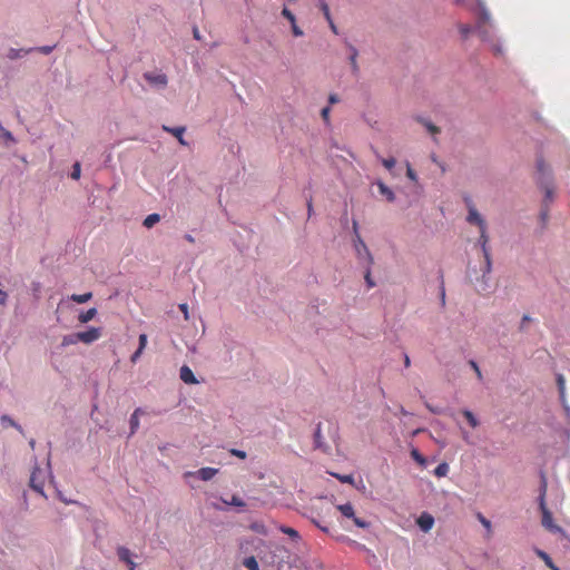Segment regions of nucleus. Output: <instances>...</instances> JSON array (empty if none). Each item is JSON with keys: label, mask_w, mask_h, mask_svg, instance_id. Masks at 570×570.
Instances as JSON below:
<instances>
[{"label": "nucleus", "mask_w": 570, "mask_h": 570, "mask_svg": "<svg viewBox=\"0 0 570 570\" xmlns=\"http://www.w3.org/2000/svg\"><path fill=\"white\" fill-rule=\"evenodd\" d=\"M456 4L466 6L469 8L479 9V21L476 24V31L480 33L482 39H485V31L482 30L483 26L490 21V13L488 12L483 0H455Z\"/></svg>", "instance_id": "obj_1"}, {"label": "nucleus", "mask_w": 570, "mask_h": 570, "mask_svg": "<svg viewBox=\"0 0 570 570\" xmlns=\"http://www.w3.org/2000/svg\"><path fill=\"white\" fill-rule=\"evenodd\" d=\"M546 490H547V485H546V482L543 483L542 485V489H541V494H540V498H539V505H540V510H541V513H542V525L552 531V532H557V531H560V527L556 525L553 523V518H552V513L549 511V509L547 508V504H546Z\"/></svg>", "instance_id": "obj_2"}, {"label": "nucleus", "mask_w": 570, "mask_h": 570, "mask_svg": "<svg viewBox=\"0 0 570 570\" xmlns=\"http://www.w3.org/2000/svg\"><path fill=\"white\" fill-rule=\"evenodd\" d=\"M353 232L355 234L354 246H355L357 256L362 257L363 255H365L367 258L368 265H373V263H374L373 256L371 255L366 244L364 243V240L362 239V237L358 234V224L356 220H353Z\"/></svg>", "instance_id": "obj_3"}, {"label": "nucleus", "mask_w": 570, "mask_h": 570, "mask_svg": "<svg viewBox=\"0 0 570 570\" xmlns=\"http://www.w3.org/2000/svg\"><path fill=\"white\" fill-rule=\"evenodd\" d=\"M337 510L344 517L352 519L356 527L362 528V529L368 528V525H370L368 522L355 517L354 508L351 503L340 504V505H337Z\"/></svg>", "instance_id": "obj_4"}, {"label": "nucleus", "mask_w": 570, "mask_h": 570, "mask_svg": "<svg viewBox=\"0 0 570 570\" xmlns=\"http://www.w3.org/2000/svg\"><path fill=\"white\" fill-rule=\"evenodd\" d=\"M43 485L45 473L41 469L35 468L30 476V487L42 497H46L43 492Z\"/></svg>", "instance_id": "obj_5"}, {"label": "nucleus", "mask_w": 570, "mask_h": 570, "mask_svg": "<svg viewBox=\"0 0 570 570\" xmlns=\"http://www.w3.org/2000/svg\"><path fill=\"white\" fill-rule=\"evenodd\" d=\"M101 336V330L99 327H90L88 331L77 333L79 342L85 344H91L99 340Z\"/></svg>", "instance_id": "obj_6"}, {"label": "nucleus", "mask_w": 570, "mask_h": 570, "mask_svg": "<svg viewBox=\"0 0 570 570\" xmlns=\"http://www.w3.org/2000/svg\"><path fill=\"white\" fill-rule=\"evenodd\" d=\"M469 214L466 217L468 223L474 224L479 227V229H483V227L487 226L485 220L482 218V216L479 214L476 208L472 203L468 204Z\"/></svg>", "instance_id": "obj_7"}, {"label": "nucleus", "mask_w": 570, "mask_h": 570, "mask_svg": "<svg viewBox=\"0 0 570 570\" xmlns=\"http://www.w3.org/2000/svg\"><path fill=\"white\" fill-rule=\"evenodd\" d=\"M557 385H558V390H559L560 401H561L564 410L569 414L570 407L568 406L567 401H566V380L562 374L557 375Z\"/></svg>", "instance_id": "obj_8"}, {"label": "nucleus", "mask_w": 570, "mask_h": 570, "mask_svg": "<svg viewBox=\"0 0 570 570\" xmlns=\"http://www.w3.org/2000/svg\"><path fill=\"white\" fill-rule=\"evenodd\" d=\"M180 380L186 384H197L198 381L195 377L193 371L189 366L183 365L179 371Z\"/></svg>", "instance_id": "obj_9"}, {"label": "nucleus", "mask_w": 570, "mask_h": 570, "mask_svg": "<svg viewBox=\"0 0 570 570\" xmlns=\"http://www.w3.org/2000/svg\"><path fill=\"white\" fill-rule=\"evenodd\" d=\"M163 129L167 132H170L171 135H174L180 145L183 146H187V141L184 139V132L186 130L185 127H168V126H163Z\"/></svg>", "instance_id": "obj_10"}, {"label": "nucleus", "mask_w": 570, "mask_h": 570, "mask_svg": "<svg viewBox=\"0 0 570 570\" xmlns=\"http://www.w3.org/2000/svg\"><path fill=\"white\" fill-rule=\"evenodd\" d=\"M144 77L150 83H155V85H159V86L167 85V77L164 73H157V75L145 73Z\"/></svg>", "instance_id": "obj_11"}, {"label": "nucleus", "mask_w": 570, "mask_h": 570, "mask_svg": "<svg viewBox=\"0 0 570 570\" xmlns=\"http://www.w3.org/2000/svg\"><path fill=\"white\" fill-rule=\"evenodd\" d=\"M534 552L546 563L548 568H550L551 570H560V568L554 564L551 557L547 552L538 548L534 549Z\"/></svg>", "instance_id": "obj_12"}, {"label": "nucleus", "mask_w": 570, "mask_h": 570, "mask_svg": "<svg viewBox=\"0 0 570 570\" xmlns=\"http://www.w3.org/2000/svg\"><path fill=\"white\" fill-rule=\"evenodd\" d=\"M218 470L214 468H202L197 471L198 476L204 481L212 480L216 474Z\"/></svg>", "instance_id": "obj_13"}, {"label": "nucleus", "mask_w": 570, "mask_h": 570, "mask_svg": "<svg viewBox=\"0 0 570 570\" xmlns=\"http://www.w3.org/2000/svg\"><path fill=\"white\" fill-rule=\"evenodd\" d=\"M433 523L434 520L429 514H422L417 520V524L423 531H429L432 528Z\"/></svg>", "instance_id": "obj_14"}, {"label": "nucleus", "mask_w": 570, "mask_h": 570, "mask_svg": "<svg viewBox=\"0 0 570 570\" xmlns=\"http://www.w3.org/2000/svg\"><path fill=\"white\" fill-rule=\"evenodd\" d=\"M117 554H118L119 560L124 561L127 564H130L131 562H134L132 558H131V552L126 547H119L117 549Z\"/></svg>", "instance_id": "obj_15"}, {"label": "nucleus", "mask_w": 570, "mask_h": 570, "mask_svg": "<svg viewBox=\"0 0 570 570\" xmlns=\"http://www.w3.org/2000/svg\"><path fill=\"white\" fill-rule=\"evenodd\" d=\"M379 190L381 195H383L389 202H393L395 199V195L391 188H389L384 183H377Z\"/></svg>", "instance_id": "obj_16"}, {"label": "nucleus", "mask_w": 570, "mask_h": 570, "mask_svg": "<svg viewBox=\"0 0 570 570\" xmlns=\"http://www.w3.org/2000/svg\"><path fill=\"white\" fill-rule=\"evenodd\" d=\"M142 413L140 407H137L130 416V430L131 434H134L139 428V414Z\"/></svg>", "instance_id": "obj_17"}, {"label": "nucleus", "mask_w": 570, "mask_h": 570, "mask_svg": "<svg viewBox=\"0 0 570 570\" xmlns=\"http://www.w3.org/2000/svg\"><path fill=\"white\" fill-rule=\"evenodd\" d=\"M96 314H97V309L95 307L89 308L88 311L79 314L78 321L82 324L88 323L96 316Z\"/></svg>", "instance_id": "obj_18"}, {"label": "nucleus", "mask_w": 570, "mask_h": 570, "mask_svg": "<svg viewBox=\"0 0 570 570\" xmlns=\"http://www.w3.org/2000/svg\"><path fill=\"white\" fill-rule=\"evenodd\" d=\"M479 243L481 245L482 253L490 252L489 246H488L489 236H488V233H487V226L483 227V229H480Z\"/></svg>", "instance_id": "obj_19"}, {"label": "nucleus", "mask_w": 570, "mask_h": 570, "mask_svg": "<svg viewBox=\"0 0 570 570\" xmlns=\"http://www.w3.org/2000/svg\"><path fill=\"white\" fill-rule=\"evenodd\" d=\"M91 297H92V293L88 292V293H83V294H72L70 296V299L78 304H83V303H87L88 301H90Z\"/></svg>", "instance_id": "obj_20"}, {"label": "nucleus", "mask_w": 570, "mask_h": 570, "mask_svg": "<svg viewBox=\"0 0 570 570\" xmlns=\"http://www.w3.org/2000/svg\"><path fill=\"white\" fill-rule=\"evenodd\" d=\"M160 220V216L158 214H150L144 219V226L146 228H151Z\"/></svg>", "instance_id": "obj_21"}, {"label": "nucleus", "mask_w": 570, "mask_h": 570, "mask_svg": "<svg viewBox=\"0 0 570 570\" xmlns=\"http://www.w3.org/2000/svg\"><path fill=\"white\" fill-rule=\"evenodd\" d=\"M350 49H351L350 62H351L353 72L356 73L358 71V65L356 61L358 52H357L356 48L353 46H350Z\"/></svg>", "instance_id": "obj_22"}, {"label": "nucleus", "mask_w": 570, "mask_h": 570, "mask_svg": "<svg viewBox=\"0 0 570 570\" xmlns=\"http://www.w3.org/2000/svg\"><path fill=\"white\" fill-rule=\"evenodd\" d=\"M463 416L466 419L469 424L474 429L479 425L478 419L474 416V414L469 410L462 411Z\"/></svg>", "instance_id": "obj_23"}, {"label": "nucleus", "mask_w": 570, "mask_h": 570, "mask_svg": "<svg viewBox=\"0 0 570 570\" xmlns=\"http://www.w3.org/2000/svg\"><path fill=\"white\" fill-rule=\"evenodd\" d=\"M79 342V338L77 337V333L65 335L61 341L62 346H69L75 345Z\"/></svg>", "instance_id": "obj_24"}, {"label": "nucleus", "mask_w": 570, "mask_h": 570, "mask_svg": "<svg viewBox=\"0 0 570 570\" xmlns=\"http://www.w3.org/2000/svg\"><path fill=\"white\" fill-rule=\"evenodd\" d=\"M448 473H449V464H448V463H445V462L440 463V464L435 468V470H434V474H435L438 478L445 476Z\"/></svg>", "instance_id": "obj_25"}, {"label": "nucleus", "mask_w": 570, "mask_h": 570, "mask_svg": "<svg viewBox=\"0 0 570 570\" xmlns=\"http://www.w3.org/2000/svg\"><path fill=\"white\" fill-rule=\"evenodd\" d=\"M244 566L248 569V570H258L259 567H258V562L257 560L255 559V557H248L244 560Z\"/></svg>", "instance_id": "obj_26"}, {"label": "nucleus", "mask_w": 570, "mask_h": 570, "mask_svg": "<svg viewBox=\"0 0 570 570\" xmlns=\"http://www.w3.org/2000/svg\"><path fill=\"white\" fill-rule=\"evenodd\" d=\"M31 51V49L24 50V49H10L8 57L10 59H17L20 58L22 55H27Z\"/></svg>", "instance_id": "obj_27"}, {"label": "nucleus", "mask_w": 570, "mask_h": 570, "mask_svg": "<svg viewBox=\"0 0 570 570\" xmlns=\"http://www.w3.org/2000/svg\"><path fill=\"white\" fill-rule=\"evenodd\" d=\"M411 456L420 464V465H425L426 463V460L425 458L416 450V449H413L411 451Z\"/></svg>", "instance_id": "obj_28"}, {"label": "nucleus", "mask_w": 570, "mask_h": 570, "mask_svg": "<svg viewBox=\"0 0 570 570\" xmlns=\"http://www.w3.org/2000/svg\"><path fill=\"white\" fill-rule=\"evenodd\" d=\"M281 531H282L283 533H285V534L289 535V537H291L292 539H294V540L299 539V534H298V532H297L295 529H293V528H289V527H282V528H281Z\"/></svg>", "instance_id": "obj_29"}, {"label": "nucleus", "mask_w": 570, "mask_h": 570, "mask_svg": "<svg viewBox=\"0 0 570 570\" xmlns=\"http://www.w3.org/2000/svg\"><path fill=\"white\" fill-rule=\"evenodd\" d=\"M364 278H365V282H366L368 288H373L375 286V282L372 278L371 265H368V264H367V268L365 271Z\"/></svg>", "instance_id": "obj_30"}, {"label": "nucleus", "mask_w": 570, "mask_h": 570, "mask_svg": "<svg viewBox=\"0 0 570 570\" xmlns=\"http://www.w3.org/2000/svg\"><path fill=\"white\" fill-rule=\"evenodd\" d=\"M478 519L481 522V524L488 530V534L490 535L492 533L491 522L481 513L478 514Z\"/></svg>", "instance_id": "obj_31"}, {"label": "nucleus", "mask_w": 570, "mask_h": 570, "mask_svg": "<svg viewBox=\"0 0 570 570\" xmlns=\"http://www.w3.org/2000/svg\"><path fill=\"white\" fill-rule=\"evenodd\" d=\"M472 30H473L472 27L469 24H460L459 26V31L463 39H466L470 36V33L472 32Z\"/></svg>", "instance_id": "obj_32"}, {"label": "nucleus", "mask_w": 570, "mask_h": 570, "mask_svg": "<svg viewBox=\"0 0 570 570\" xmlns=\"http://www.w3.org/2000/svg\"><path fill=\"white\" fill-rule=\"evenodd\" d=\"M320 8L325 17L326 20H331V12L328 4L325 2V0H320Z\"/></svg>", "instance_id": "obj_33"}, {"label": "nucleus", "mask_w": 570, "mask_h": 570, "mask_svg": "<svg viewBox=\"0 0 570 570\" xmlns=\"http://www.w3.org/2000/svg\"><path fill=\"white\" fill-rule=\"evenodd\" d=\"M336 479H338L342 483H348V484H353L354 483V478L352 474H345V475H341V474H333Z\"/></svg>", "instance_id": "obj_34"}, {"label": "nucleus", "mask_w": 570, "mask_h": 570, "mask_svg": "<svg viewBox=\"0 0 570 570\" xmlns=\"http://www.w3.org/2000/svg\"><path fill=\"white\" fill-rule=\"evenodd\" d=\"M484 261H485V267H484V274H489L492 268V262H491V255L490 252L483 253Z\"/></svg>", "instance_id": "obj_35"}, {"label": "nucleus", "mask_w": 570, "mask_h": 570, "mask_svg": "<svg viewBox=\"0 0 570 570\" xmlns=\"http://www.w3.org/2000/svg\"><path fill=\"white\" fill-rule=\"evenodd\" d=\"M1 421L3 424H7V425H10V426H13L16 428L17 430L21 431V426L19 424H17L11 417H9L8 415H3L1 417Z\"/></svg>", "instance_id": "obj_36"}, {"label": "nucleus", "mask_w": 570, "mask_h": 570, "mask_svg": "<svg viewBox=\"0 0 570 570\" xmlns=\"http://www.w3.org/2000/svg\"><path fill=\"white\" fill-rule=\"evenodd\" d=\"M80 174H81V167H80V164L79 163H76L73 166H72V171H71V178L72 179H79L80 178Z\"/></svg>", "instance_id": "obj_37"}, {"label": "nucleus", "mask_w": 570, "mask_h": 570, "mask_svg": "<svg viewBox=\"0 0 570 570\" xmlns=\"http://www.w3.org/2000/svg\"><path fill=\"white\" fill-rule=\"evenodd\" d=\"M382 164L387 170H392L396 164V160H395V158L391 157V158L382 159Z\"/></svg>", "instance_id": "obj_38"}, {"label": "nucleus", "mask_w": 570, "mask_h": 570, "mask_svg": "<svg viewBox=\"0 0 570 570\" xmlns=\"http://www.w3.org/2000/svg\"><path fill=\"white\" fill-rule=\"evenodd\" d=\"M228 503L232 505H235V507H244L245 505L244 501L237 495H233L230 502H228Z\"/></svg>", "instance_id": "obj_39"}, {"label": "nucleus", "mask_w": 570, "mask_h": 570, "mask_svg": "<svg viewBox=\"0 0 570 570\" xmlns=\"http://www.w3.org/2000/svg\"><path fill=\"white\" fill-rule=\"evenodd\" d=\"M470 365L474 370L478 379L481 381L483 379V376H482V373H481V370H480L478 363L474 361H470Z\"/></svg>", "instance_id": "obj_40"}, {"label": "nucleus", "mask_w": 570, "mask_h": 570, "mask_svg": "<svg viewBox=\"0 0 570 570\" xmlns=\"http://www.w3.org/2000/svg\"><path fill=\"white\" fill-rule=\"evenodd\" d=\"M321 439H322L321 425H318L314 433L315 445L317 448L321 446Z\"/></svg>", "instance_id": "obj_41"}, {"label": "nucleus", "mask_w": 570, "mask_h": 570, "mask_svg": "<svg viewBox=\"0 0 570 570\" xmlns=\"http://www.w3.org/2000/svg\"><path fill=\"white\" fill-rule=\"evenodd\" d=\"M146 345H147V335L146 334H140L139 335V346H138V348L140 351H144Z\"/></svg>", "instance_id": "obj_42"}, {"label": "nucleus", "mask_w": 570, "mask_h": 570, "mask_svg": "<svg viewBox=\"0 0 570 570\" xmlns=\"http://www.w3.org/2000/svg\"><path fill=\"white\" fill-rule=\"evenodd\" d=\"M425 127L426 129L432 134V135H436L440 132V129L439 127H436L435 125L431 124V122H425Z\"/></svg>", "instance_id": "obj_43"}, {"label": "nucleus", "mask_w": 570, "mask_h": 570, "mask_svg": "<svg viewBox=\"0 0 570 570\" xmlns=\"http://www.w3.org/2000/svg\"><path fill=\"white\" fill-rule=\"evenodd\" d=\"M330 111H331L330 107H325V108H323V109H322V111H321V116H322L323 120H324L326 124H328V121H330Z\"/></svg>", "instance_id": "obj_44"}, {"label": "nucleus", "mask_w": 570, "mask_h": 570, "mask_svg": "<svg viewBox=\"0 0 570 570\" xmlns=\"http://www.w3.org/2000/svg\"><path fill=\"white\" fill-rule=\"evenodd\" d=\"M406 176L413 181H416V179H417V176H416L415 171L412 169V167L410 166V164H407Z\"/></svg>", "instance_id": "obj_45"}, {"label": "nucleus", "mask_w": 570, "mask_h": 570, "mask_svg": "<svg viewBox=\"0 0 570 570\" xmlns=\"http://www.w3.org/2000/svg\"><path fill=\"white\" fill-rule=\"evenodd\" d=\"M537 169L539 173L544 174L547 171V166L542 159H538Z\"/></svg>", "instance_id": "obj_46"}, {"label": "nucleus", "mask_w": 570, "mask_h": 570, "mask_svg": "<svg viewBox=\"0 0 570 570\" xmlns=\"http://www.w3.org/2000/svg\"><path fill=\"white\" fill-rule=\"evenodd\" d=\"M292 32L295 37H302L304 35L303 30L297 26V23L292 26Z\"/></svg>", "instance_id": "obj_47"}, {"label": "nucleus", "mask_w": 570, "mask_h": 570, "mask_svg": "<svg viewBox=\"0 0 570 570\" xmlns=\"http://www.w3.org/2000/svg\"><path fill=\"white\" fill-rule=\"evenodd\" d=\"M55 46H43L37 48V50L41 53L49 55L53 50Z\"/></svg>", "instance_id": "obj_48"}, {"label": "nucleus", "mask_w": 570, "mask_h": 570, "mask_svg": "<svg viewBox=\"0 0 570 570\" xmlns=\"http://www.w3.org/2000/svg\"><path fill=\"white\" fill-rule=\"evenodd\" d=\"M179 309L183 312L184 318L186 321H188L189 320L188 305L186 303H183V304L179 305Z\"/></svg>", "instance_id": "obj_49"}, {"label": "nucleus", "mask_w": 570, "mask_h": 570, "mask_svg": "<svg viewBox=\"0 0 570 570\" xmlns=\"http://www.w3.org/2000/svg\"><path fill=\"white\" fill-rule=\"evenodd\" d=\"M230 453L239 459L246 458V452L242 451V450L233 449V450H230Z\"/></svg>", "instance_id": "obj_50"}, {"label": "nucleus", "mask_w": 570, "mask_h": 570, "mask_svg": "<svg viewBox=\"0 0 570 570\" xmlns=\"http://www.w3.org/2000/svg\"><path fill=\"white\" fill-rule=\"evenodd\" d=\"M282 16H283L285 19H287V20H288V19H291L294 14H293V12H292L289 9H287V8L285 7V8H283V10H282Z\"/></svg>", "instance_id": "obj_51"}, {"label": "nucleus", "mask_w": 570, "mask_h": 570, "mask_svg": "<svg viewBox=\"0 0 570 570\" xmlns=\"http://www.w3.org/2000/svg\"><path fill=\"white\" fill-rule=\"evenodd\" d=\"M142 352L144 351H140L139 348H137V351L131 355V358H130L131 362L135 363L139 358V356L141 355Z\"/></svg>", "instance_id": "obj_52"}, {"label": "nucleus", "mask_w": 570, "mask_h": 570, "mask_svg": "<svg viewBox=\"0 0 570 570\" xmlns=\"http://www.w3.org/2000/svg\"><path fill=\"white\" fill-rule=\"evenodd\" d=\"M8 295L6 292L0 289V305H4L7 302Z\"/></svg>", "instance_id": "obj_53"}, {"label": "nucleus", "mask_w": 570, "mask_h": 570, "mask_svg": "<svg viewBox=\"0 0 570 570\" xmlns=\"http://www.w3.org/2000/svg\"><path fill=\"white\" fill-rule=\"evenodd\" d=\"M326 21L328 22L331 30H332L335 35H337V33H338V31H337V27H336V24L334 23L333 19L331 18V20H326Z\"/></svg>", "instance_id": "obj_54"}, {"label": "nucleus", "mask_w": 570, "mask_h": 570, "mask_svg": "<svg viewBox=\"0 0 570 570\" xmlns=\"http://www.w3.org/2000/svg\"><path fill=\"white\" fill-rule=\"evenodd\" d=\"M328 102H330L331 105L338 102V97H337V95H335V94L330 95V97H328Z\"/></svg>", "instance_id": "obj_55"}, {"label": "nucleus", "mask_w": 570, "mask_h": 570, "mask_svg": "<svg viewBox=\"0 0 570 570\" xmlns=\"http://www.w3.org/2000/svg\"><path fill=\"white\" fill-rule=\"evenodd\" d=\"M552 188L550 187H546V198L549 199V200H552Z\"/></svg>", "instance_id": "obj_56"}, {"label": "nucleus", "mask_w": 570, "mask_h": 570, "mask_svg": "<svg viewBox=\"0 0 570 570\" xmlns=\"http://www.w3.org/2000/svg\"><path fill=\"white\" fill-rule=\"evenodd\" d=\"M193 36L196 40H200V33L197 27L194 28Z\"/></svg>", "instance_id": "obj_57"}, {"label": "nucleus", "mask_w": 570, "mask_h": 570, "mask_svg": "<svg viewBox=\"0 0 570 570\" xmlns=\"http://www.w3.org/2000/svg\"><path fill=\"white\" fill-rule=\"evenodd\" d=\"M441 302H442V305L445 304V289H444L443 285L441 286Z\"/></svg>", "instance_id": "obj_58"}, {"label": "nucleus", "mask_w": 570, "mask_h": 570, "mask_svg": "<svg viewBox=\"0 0 570 570\" xmlns=\"http://www.w3.org/2000/svg\"><path fill=\"white\" fill-rule=\"evenodd\" d=\"M185 239L190 243V244H194L195 243V238L190 235V234H186L185 235Z\"/></svg>", "instance_id": "obj_59"}, {"label": "nucleus", "mask_w": 570, "mask_h": 570, "mask_svg": "<svg viewBox=\"0 0 570 570\" xmlns=\"http://www.w3.org/2000/svg\"><path fill=\"white\" fill-rule=\"evenodd\" d=\"M404 365H405V367H409L411 365V360H410L409 355H406V354L404 356Z\"/></svg>", "instance_id": "obj_60"}, {"label": "nucleus", "mask_w": 570, "mask_h": 570, "mask_svg": "<svg viewBox=\"0 0 570 570\" xmlns=\"http://www.w3.org/2000/svg\"><path fill=\"white\" fill-rule=\"evenodd\" d=\"M426 407L432 412V413H440L439 410H436L435 407H432L430 404L426 403Z\"/></svg>", "instance_id": "obj_61"}, {"label": "nucleus", "mask_w": 570, "mask_h": 570, "mask_svg": "<svg viewBox=\"0 0 570 570\" xmlns=\"http://www.w3.org/2000/svg\"><path fill=\"white\" fill-rule=\"evenodd\" d=\"M291 27L296 23V18L293 16L291 19H288Z\"/></svg>", "instance_id": "obj_62"}, {"label": "nucleus", "mask_w": 570, "mask_h": 570, "mask_svg": "<svg viewBox=\"0 0 570 570\" xmlns=\"http://www.w3.org/2000/svg\"><path fill=\"white\" fill-rule=\"evenodd\" d=\"M128 567H129V570H135L136 569V563L131 562L130 564H128Z\"/></svg>", "instance_id": "obj_63"}, {"label": "nucleus", "mask_w": 570, "mask_h": 570, "mask_svg": "<svg viewBox=\"0 0 570 570\" xmlns=\"http://www.w3.org/2000/svg\"><path fill=\"white\" fill-rule=\"evenodd\" d=\"M6 138L12 139V136H11V134L9 131L6 134Z\"/></svg>", "instance_id": "obj_64"}]
</instances>
